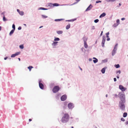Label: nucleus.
<instances>
[{
	"label": "nucleus",
	"instance_id": "obj_50",
	"mask_svg": "<svg viewBox=\"0 0 128 128\" xmlns=\"http://www.w3.org/2000/svg\"><path fill=\"white\" fill-rule=\"evenodd\" d=\"M92 30H94L95 29L94 26H92Z\"/></svg>",
	"mask_w": 128,
	"mask_h": 128
},
{
	"label": "nucleus",
	"instance_id": "obj_24",
	"mask_svg": "<svg viewBox=\"0 0 128 128\" xmlns=\"http://www.w3.org/2000/svg\"><path fill=\"white\" fill-rule=\"evenodd\" d=\"M127 115V112H124L123 114V117L124 118L126 117Z\"/></svg>",
	"mask_w": 128,
	"mask_h": 128
},
{
	"label": "nucleus",
	"instance_id": "obj_13",
	"mask_svg": "<svg viewBox=\"0 0 128 128\" xmlns=\"http://www.w3.org/2000/svg\"><path fill=\"white\" fill-rule=\"evenodd\" d=\"M116 49H113L112 53V56H113L116 54Z\"/></svg>",
	"mask_w": 128,
	"mask_h": 128
},
{
	"label": "nucleus",
	"instance_id": "obj_22",
	"mask_svg": "<svg viewBox=\"0 0 128 128\" xmlns=\"http://www.w3.org/2000/svg\"><path fill=\"white\" fill-rule=\"evenodd\" d=\"M64 20L63 19H55L54 20L56 22H60L62 20Z\"/></svg>",
	"mask_w": 128,
	"mask_h": 128
},
{
	"label": "nucleus",
	"instance_id": "obj_14",
	"mask_svg": "<svg viewBox=\"0 0 128 128\" xmlns=\"http://www.w3.org/2000/svg\"><path fill=\"white\" fill-rule=\"evenodd\" d=\"M56 32L58 34H62L63 32L62 30H59L57 31Z\"/></svg>",
	"mask_w": 128,
	"mask_h": 128
},
{
	"label": "nucleus",
	"instance_id": "obj_2",
	"mask_svg": "<svg viewBox=\"0 0 128 128\" xmlns=\"http://www.w3.org/2000/svg\"><path fill=\"white\" fill-rule=\"evenodd\" d=\"M125 102H119L118 106L122 110H125V106L124 103Z\"/></svg>",
	"mask_w": 128,
	"mask_h": 128
},
{
	"label": "nucleus",
	"instance_id": "obj_4",
	"mask_svg": "<svg viewBox=\"0 0 128 128\" xmlns=\"http://www.w3.org/2000/svg\"><path fill=\"white\" fill-rule=\"evenodd\" d=\"M60 88L57 86H55L52 89V91L53 92L55 93L58 92L60 90Z\"/></svg>",
	"mask_w": 128,
	"mask_h": 128
},
{
	"label": "nucleus",
	"instance_id": "obj_48",
	"mask_svg": "<svg viewBox=\"0 0 128 128\" xmlns=\"http://www.w3.org/2000/svg\"><path fill=\"white\" fill-rule=\"evenodd\" d=\"M21 29H22V27L20 26H19L18 28V30H21Z\"/></svg>",
	"mask_w": 128,
	"mask_h": 128
},
{
	"label": "nucleus",
	"instance_id": "obj_9",
	"mask_svg": "<svg viewBox=\"0 0 128 128\" xmlns=\"http://www.w3.org/2000/svg\"><path fill=\"white\" fill-rule=\"evenodd\" d=\"M119 88L122 91H124L126 90V88L124 87L123 86L121 85L119 86Z\"/></svg>",
	"mask_w": 128,
	"mask_h": 128
},
{
	"label": "nucleus",
	"instance_id": "obj_23",
	"mask_svg": "<svg viewBox=\"0 0 128 128\" xmlns=\"http://www.w3.org/2000/svg\"><path fill=\"white\" fill-rule=\"evenodd\" d=\"M84 46L86 48H88V46L86 43V42H84Z\"/></svg>",
	"mask_w": 128,
	"mask_h": 128
},
{
	"label": "nucleus",
	"instance_id": "obj_32",
	"mask_svg": "<svg viewBox=\"0 0 128 128\" xmlns=\"http://www.w3.org/2000/svg\"><path fill=\"white\" fill-rule=\"evenodd\" d=\"M118 45V44H116L114 46V49H115V50L116 49V50H117V48Z\"/></svg>",
	"mask_w": 128,
	"mask_h": 128
},
{
	"label": "nucleus",
	"instance_id": "obj_29",
	"mask_svg": "<svg viewBox=\"0 0 128 128\" xmlns=\"http://www.w3.org/2000/svg\"><path fill=\"white\" fill-rule=\"evenodd\" d=\"M114 66L116 68H118L120 67V66L119 64H115Z\"/></svg>",
	"mask_w": 128,
	"mask_h": 128
},
{
	"label": "nucleus",
	"instance_id": "obj_8",
	"mask_svg": "<svg viewBox=\"0 0 128 128\" xmlns=\"http://www.w3.org/2000/svg\"><path fill=\"white\" fill-rule=\"evenodd\" d=\"M67 98V96L64 94L60 98V99L62 101H64Z\"/></svg>",
	"mask_w": 128,
	"mask_h": 128
},
{
	"label": "nucleus",
	"instance_id": "obj_59",
	"mask_svg": "<svg viewBox=\"0 0 128 128\" xmlns=\"http://www.w3.org/2000/svg\"><path fill=\"white\" fill-rule=\"evenodd\" d=\"M110 0H106V1L107 2H110Z\"/></svg>",
	"mask_w": 128,
	"mask_h": 128
},
{
	"label": "nucleus",
	"instance_id": "obj_15",
	"mask_svg": "<svg viewBox=\"0 0 128 128\" xmlns=\"http://www.w3.org/2000/svg\"><path fill=\"white\" fill-rule=\"evenodd\" d=\"M106 15V14L105 13H103L102 14H100V18H101L103 17L104 16Z\"/></svg>",
	"mask_w": 128,
	"mask_h": 128
},
{
	"label": "nucleus",
	"instance_id": "obj_42",
	"mask_svg": "<svg viewBox=\"0 0 128 128\" xmlns=\"http://www.w3.org/2000/svg\"><path fill=\"white\" fill-rule=\"evenodd\" d=\"M118 25V24L116 23H114L113 25V26L114 27H116Z\"/></svg>",
	"mask_w": 128,
	"mask_h": 128
},
{
	"label": "nucleus",
	"instance_id": "obj_47",
	"mask_svg": "<svg viewBox=\"0 0 128 128\" xmlns=\"http://www.w3.org/2000/svg\"><path fill=\"white\" fill-rule=\"evenodd\" d=\"M121 120L123 122H124L125 120V119L123 118H122L121 119Z\"/></svg>",
	"mask_w": 128,
	"mask_h": 128
},
{
	"label": "nucleus",
	"instance_id": "obj_62",
	"mask_svg": "<svg viewBox=\"0 0 128 128\" xmlns=\"http://www.w3.org/2000/svg\"><path fill=\"white\" fill-rule=\"evenodd\" d=\"M126 124H128V121L126 122Z\"/></svg>",
	"mask_w": 128,
	"mask_h": 128
},
{
	"label": "nucleus",
	"instance_id": "obj_28",
	"mask_svg": "<svg viewBox=\"0 0 128 128\" xmlns=\"http://www.w3.org/2000/svg\"><path fill=\"white\" fill-rule=\"evenodd\" d=\"M60 4L57 3L53 4V6H59Z\"/></svg>",
	"mask_w": 128,
	"mask_h": 128
},
{
	"label": "nucleus",
	"instance_id": "obj_52",
	"mask_svg": "<svg viewBox=\"0 0 128 128\" xmlns=\"http://www.w3.org/2000/svg\"><path fill=\"white\" fill-rule=\"evenodd\" d=\"M117 73H118L119 74H120L121 73V72H120V70H119L117 71Z\"/></svg>",
	"mask_w": 128,
	"mask_h": 128
},
{
	"label": "nucleus",
	"instance_id": "obj_17",
	"mask_svg": "<svg viewBox=\"0 0 128 128\" xmlns=\"http://www.w3.org/2000/svg\"><path fill=\"white\" fill-rule=\"evenodd\" d=\"M87 38L85 36H84L82 38L84 42H86Z\"/></svg>",
	"mask_w": 128,
	"mask_h": 128
},
{
	"label": "nucleus",
	"instance_id": "obj_30",
	"mask_svg": "<svg viewBox=\"0 0 128 128\" xmlns=\"http://www.w3.org/2000/svg\"><path fill=\"white\" fill-rule=\"evenodd\" d=\"M102 62L104 63H106L108 62V60L107 58H106L104 60H102Z\"/></svg>",
	"mask_w": 128,
	"mask_h": 128
},
{
	"label": "nucleus",
	"instance_id": "obj_5",
	"mask_svg": "<svg viewBox=\"0 0 128 128\" xmlns=\"http://www.w3.org/2000/svg\"><path fill=\"white\" fill-rule=\"evenodd\" d=\"M68 108L69 109L72 110L74 107V105L72 103H69L68 105Z\"/></svg>",
	"mask_w": 128,
	"mask_h": 128
},
{
	"label": "nucleus",
	"instance_id": "obj_20",
	"mask_svg": "<svg viewBox=\"0 0 128 128\" xmlns=\"http://www.w3.org/2000/svg\"><path fill=\"white\" fill-rule=\"evenodd\" d=\"M14 30H11L10 31V33H9V35L10 36H11L12 35V34L14 33Z\"/></svg>",
	"mask_w": 128,
	"mask_h": 128
},
{
	"label": "nucleus",
	"instance_id": "obj_26",
	"mask_svg": "<svg viewBox=\"0 0 128 128\" xmlns=\"http://www.w3.org/2000/svg\"><path fill=\"white\" fill-rule=\"evenodd\" d=\"M3 21H4V22H5L7 20L5 18V16L4 15L3 16Z\"/></svg>",
	"mask_w": 128,
	"mask_h": 128
},
{
	"label": "nucleus",
	"instance_id": "obj_35",
	"mask_svg": "<svg viewBox=\"0 0 128 128\" xmlns=\"http://www.w3.org/2000/svg\"><path fill=\"white\" fill-rule=\"evenodd\" d=\"M81 50L82 52H85L86 50L83 47L82 48H81Z\"/></svg>",
	"mask_w": 128,
	"mask_h": 128
},
{
	"label": "nucleus",
	"instance_id": "obj_46",
	"mask_svg": "<svg viewBox=\"0 0 128 128\" xmlns=\"http://www.w3.org/2000/svg\"><path fill=\"white\" fill-rule=\"evenodd\" d=\"M102 2L100 0H98L96 2V3H101V2Z\"/></svg>",
	"mask_w": 128,
	"mask_h": 128
},
{
	"label": "nucleus",
	"instance_id": "obj_12",
	"mask_svg": "<svg viewBox=\"0 0 128 128\" xmlns=\"http://www.w3.org/2000/svg\"><path fill=\"white\" fill-rule=\"evenodd\" d=\"M78 2L77 1H76L75 2H74V3L73 4H61V5H60V6H72V5H74V4H77Z\"/></svg>",
	"mask_w": 128,
	"mask_h": 128
},
{
	"label": "nucleus",
	"instance_id": "obj_43",
	"mask_svg": "<svg viewBox=\"0 0 128 128\" xmlns=\"http://www.w3.org/2000/svg\"><path fill=\"white\" fill-rule=\"evenodd\" d=\"M48 6H49L52 7V6H53V4L52 3H50Z\"/></svg>",
	"mask_w": 128,
	"mask_h": 128
},
{
	"label": "nucleus",
	"instance_id": "obj_33",
	"mask_svg": "<svg viewBox=\"0 0 128 128\" xmlns=\"http://www.w3.org/2000/svg\"><path fill=\"white\" fill-rule=\"evenodd\" d=\"M20 48L21 49H23L24 48V46L23 44H22L19 46Z\"/></svg>",
	"mask_w": 128,
	"mask_h": 128
},
{
	"label": "nucleus",
	"instance_id": "obj_39",
	"mask_svg": "<svg viewBox=\"0 0 128 128\" xmlns=\"http://www.w3.org/2000/svg\"><path fill=\"white\" fill-rule=\"evenodd\" d=\"M20 53V52H16L15 53L16 54V56H17L18 55H19Z\"/></svg>",
	"mask_w": 128,
	"mask_h": 128
},
{
	"label": "nucleus",
	"instance_id": "obj_34",
	"mask_svg": "<svg viewBox=\"0 0 128 128\" xmlns=\"http://www.w3.org/2000/svg\"><path fill=\"white\" fill-rule=\"evenodd\" d=\"M98 60L97 59H96V60H93V62L94 63H96L98 62Z\"/></svg>",
	"mask_w": 128,
	"mask_h": 128
},
{
	"label": "nucleus",
	"instance_id": "obj_61",
	"mask_svg": "<svg viewBox=\"0 0 128 128\" xmlns=\"http://www.w3.org/2000/svg\"><path fill=\"white\" fill-rule=\"evenodd\" d=\"M8 58L7 57H6L5 58H4V60H6Z\"/></svg>",
	"mask_w": 128,
	"mask_h": 128
},
{
	"label": "nucleus",
	"instance_id": "obj_16",
	"mask_svg": "<svg viewBox=\"0 0 128 128\" xmlns=\"http://www.w3.org/2000/svg\"><path fill=\"white\" fill-rule=\"evenodd\" d=\"M106 69V68H104L102 69L101 70V72L102 74L104 73Z\"/></svg>",
	"mask_w": 128,
	"mask_h": 128
},
{
	"label": "nucleus",
	"instance_id": "obj_37",
	"mask_svg": "<svg viewBox=\"0 0 128 128\" xmlns=\"http://www.w3.org/2000/svg\"><path fill=\"white\" fill-rule=\"evenodd\" d=\"M12 28L14 30H15V26L14 24H13L12 25Z\"/></svg>",
	"mask_w": 128,
	"mask_h": 128
},
{
	"label": "nucleus",
	"instance_id": "obj_53",
	"mask_svg": "<svg viewBox=\"0 0 128 128\" xmlns=\"http://www.w3.org/2000/svg\"><path fill=\"white\" fill-rule=\"evenodd\" d=\"M114 82H116V78H114Z\"/></svg>",
	"mask_w": 128,
	"mask_h": 128
},
{
	"label": "nucleus",
	"instance_id": "obj_44",
	"mask_svg": "<svg viewBox=\"0 0 128 128\" xmlns=\"http://www.w3.org/2000/svg\"><path fill=\"white\" fill-rule=\"evenodd\" d=\"M114 98H118V97L119 96L117 94H116L114 95Z\"/></svg>",
	"mask_w": 128,
	"mask_h": 128
},
{
	"label": "nucleus",
	"instance_id": "obj_56",
	"mask_svg": "<svg viewBox=\"0 0 128 128\" xmlns=\"http://www.w3.org/2000/svg\"><path fill=\"white\" fill-rule=\"evenodd\" d=\"M17 12L19 13L20 12V10L19 9H17Z\"/></svg>",
	"mask_w": 128,
	"mask_h": 128
},
{
	"label": "nucleus",
	"instance_id": "obj_19",
	"mask_svg": "<svg viewBox=\"0 0 128 128\" xmlns=\"http://www.w3.org/2000/svg\"><path fill=\"white\" fill-rule=\"evenodd\" d=\"M48 8H42V7H40L38 8V10H48Z\"/></svg>",
	"mask_w": 128,
	"mask_h": 128
},
{
	"label": "nucleus",
	"instance_id": "obj_55",
	"mask_svg": "<svg viewBox=\"0 0 128 128\" xmlns=\"http://www.w3.org/2000/svg\"><path fill=\"white\" fill-rule=\"evenodd\" d=\"M5 13V12H2L1 14V15H4Z\"/></svg>",
	"mask_w": 128,
	"mask_h": 128
},
{
	"label": "nucleus",
	"instance_id": "obj_45",
	"mask_svg": "<svg viewBox=\"0 0 128 128\" xmlns=\"http://www.w3.org/2000/svg\"><path fill=\"white\" fill-rule=\"evenodd\" d=\"M78 118H77L75 119L74 121L78 122Z\"/></svg>",
	"mask_w": 128,
	"mask_h": 128
},
{
	"label": "nucleus",
	"instance_id": "obj_18",
	"mask_svg": "<svg viewBox=\"0 0 128 128\" xmlns=\"http://www.w3.org/2000/svg\"><path fill=\"white\" fill-rule=\"evenodd\" d=\"M54 41L55 42L59 41L60 40V39L58 38H56L55 37H54Z\"/></svg>",
	"mask_w": 128,
	"mask_h": 128
},
{
	"label": "nucleus",
	"instance_id": "obj_40",
	"mask_svg": "<svg viewBox=\"0 0 128 128\" xmlns=\"http://www.w3.org/2000/svg\"><path fill=\"white\" fill-rule=\"evenodd\" d=\"M109 32H108L106 34V38H108L109 37L108 35H109Z\"/></svg>",
	"mask_w": 128,
	"mask_h": 128
},
{
	"label": "nucleus",
	"instance_id": "obj_11",
	"mask_svg": "<svg viewBox=\"0 0 128 128\" xmlns=\"http://www.w3.org/2000/svg\"><path fill=\"white\" fill-rule=\"evenodd\" d=\"M93 6L91 4H90L87 8L86 10V11H88L90 10L92 8Z\"/></svg>",
	"mask_w": 128,
	"mask_h": 128
},
{
	"label": "nucleus",
	"instance_id": "obj_60",
	"mask_svg": "<svg viewBox=\"0 0 128 128\" xmlns=\"http://www.w3.org/2000/svg\"><path fill=\"white\" fill-rule=\"evenodd\" d=\"M92 60V59L91 58H90L89 59V60L90 61Z\"/></svg>",
	"mask_w": 128,
	"mask_h": 128
},
{
	"label": "nucleus",
	"instance_id": "obj_58",
	"mask_svg": "<svg viewBox=\"0 0 128 128\" xmlns=\"http://www.w3.org/2000/svg\"><path fill=\"white\" fill-rule=\"evenodd\" d=\"M125 20V18H121V20Z\"/></svg>",
	"mask_w": 128,
	"mask_h": 128
},
{
	"label": "nucleus",
	"instance_id": "obj_64",
	"mask_svg": "<svg viewBox=\"0 0 128 128\" xmlns=\"http://www.w3.org/2000/svg\"><path fill=\"white\" fill-rule=\"evenodd\" d=\"M71 22H73L74 21V19H71Z\"/></svg>",
	"mask_w": 128,
	"mask_h": 128
},
{
	"label": "nucleus",
	"instance_id": "obj_51",
	"mask_svg": "<svg viewBox=\"0 0 128 128\" xmlns=\"http://www.w3.org/2000/svg\"><path fill=\"white\" fill-rule=\"evenodd\" d=\"M107 38L106 39V40L107 41H108L109 40H110V38H109V37L108 38Z\"/></svg>",
	"mask_w": 128,
	"mask_h": 128
},
{
	"label": "nucleus",
	"instance_id": "obj_31",
	"mask_svg": "<svg viewBox=\"0 0 128 128\" xmlns=\"http://www.w3.org/2000/svg\"><path fill=\"white\" fill-rule=\"evenodd\" d=\"M20 15L22 16L24 15V12L22 11H20L19 13Z\"/></svg>",
	"mask_w": 128,
	"mask_h": 128
},
{
	"label": "nucleus",
	"instance_id": "obj_49",
	"mask_svg": "<svg viewBox=\"0 0 128 128\" xmlns=\"http://www.w3.org/2000/svg\"><path fill=\"white\" fill-rule=\"evenodd\" d=\"M121 3H119V6H117V7H118V8H119L120 6H121Z\"/></svg>",
	"mask_w": 128,
	"mask_h": 128
},
{
	"label": "nucleus",
	"instance_id": "obj_63",
	"mask_svg": "<svg viewBox=\"0 0 128 128\" xmlns=\"http://www.w3.org/2000/svg\"><path fill=\"white\" fill-rule=\"evenodd\" d=\"M32 120L31 119H29V121L30 122Z\"/></svg>",
	"mask_w": 128,
	"mask_h": 128
},
{
	"label": "nucleus",
	"instance_id": "obj_38",
	"mask_svg": "<svg viewBox=\"0 0 128 128\" xmlns=\"http://www.w3.org/2000/svg\"><path fill=\"white\" fill-rule=\"evenodd\" d=\"M99 20L98 19H96L94 20V22L95 23H97L99 22Z\"/></svg>",
	"mask_w": 128,
	"mask_h": 128
},
{
	"label": "nucleus",
	"instance_id": "obj_25",
	"mask_svg": "<svg viewBox=\"0 0 128 128\" xmlns=\"http://www.w3.org/2000/svg\"><path fill=\"white\" fill-rule=\"evenodd\" d=\"M41 16H42V18H48V16H47L44 15H43V14H42L41 15Z\"/></svg>",
	"mask_w": 128,
	"mask_h": 128
},
{
	"label": "nucleus",
	"instance_id": "obj_1",
	"mask_svg": "<svg viewBox=\"0 0 128 128\" xmlns=\"http://www.w3.org/2000/svg\"><path fill=\"white\" fill-rule=\"evenodd\" d=\"M69 119V116L68 114H65L64 116L62 118L61 121L63 123L67 122L68 121Z\"/></svg>",
	"mask_w": 128,
	"mask_h": 128
},
{
	"label": "nucleus",
	"instance_id": "obj_3",
	"mask_svg": "<svg viewBox=\"0 0 128 128\" xmlns=\"http://www.w3.org/2000/svg\"><path fill=\"white\" fill-rule=\"evenodd\" d=\"M118 95L120 100V101L126 102L125 95L124 93L120 92L119 93Z\"/></svg>",
	"mask_w": 128,
	"mask_h": 128
},
{
	"label": "nucleus",
	"instance_id": "obj_57",
	"mask_svg": "<svg viewBox=\"0 0 128 128\" xmlns=\"http://www.w3.org/2000/svg\"><path fill=\"white\" fill-rule=\"evenodd\" d=\"M103 32L102 31L101 32V33L100 34V36H101L102 35Z\"/></svg>",
	"mask_w": 128,
	"mask_h": 128
},
{
	"label": "nucleus",
	"instance_id": "obj_21",
	"mask_svg": "<svg viewBox=\"0 0 128 128\" xmlns=\"http://www.w3.org/2000/svg\"><path fill=\"white\" fill-rule=\"evenodd\" d=\"M70 27V24H69L67 25L66 27V30L68 29Z\"/></svg>",
	"mask_w": 128,
	"mask_h": 128
},
{
	"label": "nucleus",
	"instance_id": "obj_27",
	"mask_svg": "<svg viewBox=\"0 0 128 128\" xmlns=\"http://www.w3.org/2000/svg\"><path fill=\"white\" fill-rule=\"evenodd\" d=\"M33 68L32 66H30L28 67V68L29 70V71H30L31 70L32 68Z\"/></svg>",
	"mask_w": 128,
	"mask_h": 128
},
{
	"label": "nucleus",
	"instance_id": "obj_6",
	"mask_svg": "<svg viewBox=\"0 0 128 128\" xmlns=\"http://www.w3.org/2000/svg\"><path fill=\"white\" fill-rule=\"evenodd\" d=\"M106 37L104 36H102V47H104V44L105 42L106 41Z\"/></svg>",
	"mask_w": 128,
	"mask_h": 128
},
{
	"label": "nucleus",
	"instance_id": "obj_41",
	"mask_svg": "<svg viewBox=\"0 0 128 128\" xmlns=\"http://www.w3.org/2000/svg\"><path fill=\"white\" fill-rule=\"evenodd\" d=\"M120 23V20L118 19L116 20V24L118 25Z\"/></svg>",
	"mask_w": 128,
	"mask_h": 128
},
{
	"label": "nucleus",
	"instance_id": "obj_10",
	"mask_svg": "<svg viewBox=\"0 0 128 128\" xmlns=\"http://www.w3.org/2000/svg\"><path fill=\"white\" fill-rule=\"evenodd\" d=\"M58 42H53L52 44V45L53 46L52 48H54V46L57 45V44L58 43Z\"/></svg>",
	"mask_w": 128,
	"mask_h": 128
},
{
	"label": "nucleus",
	"instance_id": "obj_54",
	"mask_svg": "<svg viewBox=\"0 0 128 128\" xmlns=\"http://www.w3.org/2000/svg\"><path fill=\"white\" fill-rule=\"evenodd\" d=\"M66 22H71V20H66Z\"/></svg>",
	"mask_w": 128,
	"mask_h": 128
},
{
	"label": "nucleus",
	"instance_id": "obj_7",
	"mask_svg": "<svg viewBox=\"0 0 128 128\" xmlns=\"http://www.w3.org/2000/svg\"><path fill=\"white\" fill-rule=\"evenodd\" d=\"M41 82L42 80H40L39 82V86L40 89H43L44 88V86L43 84Z\"/></svg>",
	"mask_w": 128,
	"mask_h": 128
},
{
	"label": "nucleus",
	"instance_id": "obj_36",
	"mask_svg": "<svg viewBox=\"0 0 128 128\" xmlns=\"http://www.w3.org/2000/svg\"><path fill=\"white\" fill-rule=\"evenodd\" d=\"M16 56L15 53L14 54H12L11 56V58H14V57Z\"/></svg>",
	"mask_w": 128,
	"mask_h": 128
}]
</instances>
